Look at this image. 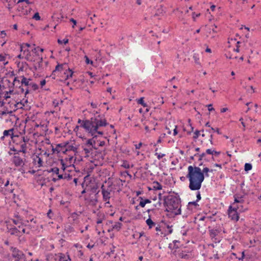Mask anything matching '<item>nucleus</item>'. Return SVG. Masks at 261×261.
I'll return each mask as SVG.
<instances>
[{"instance_id":"f257e3e1","label":"nucleus","mask_w":261,"mask_h":261,"mask_svg":"<svg viewBox=\"0 0 261 261\" xmlns=\"http://www.w3.org/2000/svg\"><path fill=\"white\" fill-rule=\"evenodd\" d=\"M109 125L103 115H97L92 117L90 120L82 122L81 126L91 136L92 139L87 140L85 145L88 148H84L86 153H89L92 149H97L95 138L104 134L105 128Z\"/></svg>"},{"instance_id":"f03ea898","label":"nucleus","mask_w":261,"mask_h":261,"mask_svg":"<svg viewBox=\"0 0 261 261\" xmlns=\"http://www.w3.org/2000/svg\"><path fill=\"white\" fill-rule=\"evenodd\" d=\"M210 172H213L207 167H204L201 171L198 167L189 166L188 168L187 177L189 180V188L192 191H198L201 187L204 176L208 177Z\"/></svg>"},{"instance_id":"7ed1b4c3","label":"nucleus","mask_w":261,"mask_h":261,"mask_svg":"<svg viewBox=\"0 0 261 261\" xmlns=\"http://www.w3.org/2000/svg\"><path fill=\"white\" fill-rule=\"evenodd\" d=\"M164 205L165 211L170 217L181 214V200L177 194H169L164 196Z\"/></svg>"},{"instance_id":"20e7f679","label":"nucleus","mask_w":261,"mask_h":261,"mask_svg":"<svg viewBox=\"0 0 261 261\" xmlns=\"http://www.w3.org/2000/svg\"><path fill=\"white\" fill-rule=\"evenodd\" d=\"M22 49L26 48L29 49L31 52V55L33 57L34 60L30 61L31 62H37V63L34 65L35 70L39 69L41 67V64L42 62V54L44 50L43 48L39 46H36L35 44L31 45L29 43H24L22 44Z\"/></svg>"},{"instance_id":"39448f33","label":"nucleus","mask_w":261,"mask_h":261,"mask_svg":"<svg viewBox=\"0 0 261 261\" xmlns=\"http://www.w3.org/2000/svg\"><path fill=\"white\" fill-rule=\"evenodd\" d=\"M13 91H9L0 95V106L5 107L9 106V108L12 109H17L21 107H19L18 102H16L13 99V95H12Z\"/></svg>"},{"instance_id":"423d86ee","label":"nucleus","mask_w":261,"mask_h":261,"mask_svg":"<svg viewBox=\"0 0 261 261\" xmlns=\"http://www.w3.org/2000/svg\"><path fill=\"white\" fill-rule=\"evenodd\" d=\"M16 140V141L15 142L17 149L13 147L11 148V150L16 152H22L23 154H25L27 152L28 145L29 144V139L24 136H17Z\"/></svg>"},{"instance_id":"0eeeda50","label":"nucleus","mask_w":261,"mask_h":261,"mask_svg":"<svg viewBox=\"0 0 261 261\" xmlns=\"http://www.w3.org/2000/svg\"><path fill=\"white\" fill-rule=\"evenodd\" d=\"M101 191L102 195V200L105 202V207H111L112 205L110 203V199L111 198V193L112 191V184L109 182L108 186L102 185L101 187Z\"/></svg>"},{"instance_id":"6e6552de","label":"nucleus","mask_w":261,"mask_h":261,"mask_svg":"<svg viewBox=\"0 0 261 261\" xmlns=\"http://www.w3.org/2000/svg\"><path fill=\"white\" fill-rule=\"evenodd\" d=\"M13 222L17 226L18 228H14L11 232V234H16L18 235L17 231L19 233H25L24 226H25L29 223L28 221L23 220L19 217H17L15 219L13 220Z\"/></svg>"},{"instance_id":"1a4fd4ad","label":"nucleus","mask_w":261,"mask_h":261,"mask_svg":"<svg viewBox=\"0 0 261 261\" xmlns=\"http://www.w3.org/2000/svg\"><path fill=\"white\" fill-rule=\"evenodd\" d=\"M11 161L16 168H19V171H20V169L23 167L25 163L24 155L21 157L19 155V153L16 152L14 153Z\"/></svg>"},{"instance_id":"9d476101","label":"nucleus","mask_w":261,"mask_h":261,"mask_svg":"<svg viewBox=\"0 0 261 261\" xmlns=\"http://www.w3.org/2000/svg\"><path fill=\"white\" fill-rule=\"evenodd\" d=\"M75 162V158L74 155H69L67 158L65 159H61L60 160L61 164L62 166V170L65 171L67 167L74 166Z\"/></svg>"},{"instance_id":"9b49d317","label":"nucleus","mask_w":261,"mask_h":261,"mask_svg":"<svg viewBox=\"0 0 261 261\" xmlns=\"http://www.w3.org/2000/svg\"><path fill=\"white\" fill-rule=\"evenodd\" d=\"M239 207L235 204H231L229 205L228 210V217L232 220L238 221L239 219V215L238 214V210Z\"/></svg>"},{"instance_id":"f8f14e48","label":"nucleus","mask_w":261,"mask_h":261,"mask_svg":"<svg viewBox=\"0 0 261 261\" xmlns=\"http://www.w3.org/2000/svg\"><path fill=\"white\" fill-rule=\"evenodd\" d=\"M47 172L48 173L52 172L54 175H56L58 176L57 179H56L55 178H53V180L54 181H56L57 179L65 178L67 177V174L66 173H63L64 171L62 170V167L60 169L58 167H54L48 169Z\"/></svg>"},{"instance_id":"ddd939ff","label":"nucleus","mask_w":261,"mask_h":261,"mask_svg":"<svg viewBox=\"0 0 261 261\" xmlns=\"http://www.w3.org/2000/svg\"><path fill=\"white\" fill-rule=\"evenodd\" d=\"M89 175H87L84 177V181L82 185V187L84 188V190L81 192L82 194L88 191L89 190L95 189L94 186L92 185H94V183H90L91 181Z\"/></svg>"},{"instance_id":"4468645a","label":"nucleus","mask_w":261,"mask_h":261,"mask_svg":"<svg viewBox=\"0 0 261 261\" xmlns=\"http://www.w3.org/2000/svg\"><path fill=\"white\" fill-rule=\"evenodd\" d=\"M32 163L35 168H40L43 166L44 162L43 156L40 154H34L32 157Z\"/></svg>"},{"instance_id":"2eb2a0df","label":"nucleus","mask_w":261,"mask_h":261,"mask_svg":"<svg viewBox=\"0 0 261 261\" xmlns=\"http://www.w3.org/2000/svg\"><path fill=\"white\" fill-rule=\"evenodd\" d=\"M57 257L59 258L58 261H69L70 260V258L69 255L65 254L62 253H59L58 254H50L47 256V260L49 261L50 258H55Z\"/></svg>"},{"instance_id":"dca6fc26","label":"nucleus","mask_w":261,"mask_h":261,"mask_svg":"<svg viewBox=\"0 0 261 261\" xmlns=\"http://www.w3.org/2000/svg\"><path fill=\"white\" fill-rule=\"evenodd\" d=\"M20 51L21 54L17 56L19 59L24 58L29 61L34 60L33 57L31 56L30 50L26 49V48L22 49V45L20 46Z\"/></svg>"},{"instance_id":"f3484780","label":"nucleus","mask_w":261,"mask_h":261,"mask_svg":"<svg viewBox=\"0 0 261 261\" xmlns=\"http://www.w3.org/2000/svg\"><path fill=\"white\" fill-rule=\"evenodd\" d=\"M53 153H63L65 154V142H62L56 145L55 147L51 145Z\"/></svg>"},{"instance_id":"a211bd4d","label":"nucleus","mask_w":261,"mask_h":261,"mask_svg":"<svg viewBox=\"0 0 261 261\" xmlns=\"http://www.w3.org/2000/svg\"><path fill=\"white\" fill-rule=\"evenodd\" d=\"M65 154L68 152L72 151L73 153L76 152L77 147L75 143L72 142H65Z\"/></svg>"},{"instance_id":"6ab92c4d","label":"nucleus","mask_w":261,"mask_h":261,"mask_svg":"<svg viewBox=\"0 0 261 261\" xmlns=\"http://www.w3.org/2000/svg\"><path fill=\"white\" fill-rule=\"evenodd\" d=\"M10 136L11 138L13 140L14 142L16 141V138L17 136L14 135L13 134V129H10L8 130H5L3 132V136L1 137L2 139H3L5 137Z\"/></svg>"},{"instance_id":"aec40b11","label":"nucleus","mask_w":261,"mask_h":261,"mask_svg":"<svg viewBox=\"0 0 261 261\" xmlns=\"http://www.w3.org/2000/svg\"><path fill=\"white\" fill-rule=\"evenodd\" d=\"M197 202L196 201L189 202L187 205L188 209L191 211L197 210L199 206Z\"/></svg>"},{"instance_id":"412c9836","label":"nucleus","mask_w":261,"mask_h":261,"mask_svg":"<svg viewBox=\"0 0 261 261\" xmlns=\"http://www.w3.org/2000/svg\"><path fill=\"white\" fill-rule=\"evenodd\" d=\"M218 232L217 230L212 229L210 230V237L212 239H214V242L216 243H219L220 242V240L216 238Z\"/></svg>"},{"instance_id":"4be33fe9","label":"nucleus","mask_w":261,"mask_h":261,"mask_svg":"<svg viewBox=\"0 0 261 261\" xmlns=\"http://www.w3.org/2000/svg\"><path fill=\"white\" fill-rule=\"evenodd\" d=\"M7 36V34L5 31H2L0 33V39L2 40L0 41L1 42V46H3L7 42V40L5 39Z\"/></svg>"},{"instance_id":"5701e85b","label":"nucleus","mask_w":261,"mask_h":261,"mask_svg":"<svg viewBox=\"0 0 261 261\" xmlns=\"http://www.w3.org/2000/svg\"><path fill=\"white\" fill-rule=\"evenodd\" d=\"M234 202L232 204H243L244 202V198L243 196H239L237 195L234 196Z\"/></svg>"},{"instance_id":"b1692460","label":"nucleus","mask_w":261,"mask_h":261,"mask_svg":"<svg viewBox=\"0 0 261 261\" xmlns=\"http://www.w3.org/2000/svg\"><path fill=\"white\" fill-rule=\"evenodd\" d=\"M179 256L183 259H188L191 257V254L189 252L186 250L182 251L179 253Z\"/></svg>"},{"instance_id":"393cba45","label":"nucleus","mask_w":261,"mask_h":261,"mask_svg":"<svg viewBox=\"0 0 261 261\" xmlns=\"http://www.w3.org/2000/svg\"><path fill=\"white\" fill-rule=\"evenodd\" d=\"M4 108H6V110L5 111H2L1 113V114L2 116L6 115L7 114H12L14 111H15L16 110L10 109L9 106H5Z\"/></svg>"},{"instance_id":"a878e982","label":"nucleus","mask_w":261,"mask_h":261,"mask_svg":"<svg viewBox=\"0 0 261 261\" xmlns=\"http://www.w3.org/2000/svg\"><path fill=\"white\" fill-rule=\"evenodd\" d=\"M162 189V186L158 181H154L152 184V186L151 188L152 190H159ZM149 190H151V188L149 189Z\"/></svg>"},{"instance_id":"bb28decb","label":"nucleus","mask_w":261,"mask_h":261,"mask_svg":"<svg viewBox=\"0 0 261 261\" xmlns=\"http://www.w3.org/2000/svg\"><path fill=\"white\" fill-rule=\"evenodd\" d=\"M20 78L21 79V85H24V86H27L29 85V82L31 81V80L30 79H27L23 76H21Z\"/></svg>"},{"instance_id":"cd10ccee","label":"nucleus","mask_w":261,"mask_h":261,"mask_svg":"<svg viewBox=\"0 0 261 261\" xmlns=\"http://www.w3.org/2000/svg\"><path fill=\"white\" fill-rule=\"evenodd\" d=\"M122 224L121 223L117 222H116L112 226V228L114 230H116L119 231L121 229V228L122 227Z\"/></svg>"},{"instance_id":"c85d7f7f","label":"nucleus","mask_w":261,"mask_h":261,"mask_svg":"<svg viewBox=\"0 0 261 261\" xmlns=\"http://www.w3.org/2000/svg\"><path fill=\"white\" fill-rule=\"evenodd\" d=\"M0 62H2L5 65H7L8 63L6 61V55L0 54Z\"/></svg>"},{"instance_id":"c756f323","label":"nucleus","mask_w":261,"mask_h":261,"mask_svg":"<svg viewBox=\"0 0 261 261\" xmlns=\"http://www.w3.org/2000/svg\"><path fill=\"white\" fill-rule=\"evenodd\" d=\"M73 73V72L72 70L69 68L68 70H66L64 72V74L66 75V79H69V77H72Z\"/></svg>"},{"instance_id":"7c9ffc66","label":"nucleus","mask_w":261,"mask_h":261,"mask_svg":"<svg viewBox=\"0 0 261 261\" xmlns=\"http://www.w3.org/2000/svg\"><path fill=\"white\" fill-rule=\"evenodd\" d=\"M137 101L138 104L141 105L143 107H146L147 106L146 103H145L144 101V97H141L139 99H137Z\"/></svg>"},{"instance_id":"2f4dec72","label":"nucleus","mask_w":261,"mask_h":261,"mask_svg":"<svg viewBox=\"0 0 261 261\" xmlns=\"http://www.w3.org/2000/svg\"><path fill=\"white\" fill-rule=\"evenodd\" d=\"M214 150H213L212 149H207L206 150L205 153H203L200 155L201 158H203L205 156V153L208 154H214Z\"/></svg>"},{"instance_id":"473e14b6","label":"nucleus","mask_w":261,"mask_h":261,"mask_svg":"<svg viewBox=\"0 0 261 261\" xmlns=\"http://www.w3.org/2000/svg\"><path fill=\"white\" fill-rule=\"evenodd\" d=\"M142 238L146 241L149 240L148 237L145 235V233L143 231L139 232V239Z\"/></svg>"},{"instance_id":"72a5a7b5","label":"nucleus","mask_w":261,"mask_h":261,"mask_svg":"<svg viewBox=\"0 0 261 261\" xmlns=\"http://www.w3.org/2000/svg\"><path fill=\"white\" fill-rule=\"evenodd\" d=\"M62 103V101H59V100H54L53 102V105L54 106V107L56 108V110H58V109H60L58 107H59V105L60 103Z\"/></svg>"},{"instance_id":"f704fd0d","label":"nucleus","mask_w":261,"mask_h":261,"mask_svg":"<svg viewBox=\"0 0 261 261\" xmlns=\"http://www.w3.org/2000/svg\"><path fill=\"white\" fill-rule=\"evenodd\" d=\"M146 223L148 226L149 228H152L154 225V223L152 221V220L150 218H148L146 220Z\"/></svg>"},{"instance_id":"c9c22d12","label":"nucleus","mask_w":261,"mask_h":261,"mask_svg":"<svg viewBox=\"0 0 261 261\" xmlns=\"http://www.w3.org/2000/svg\"><path fill=\"white\" fill-rule=\"evenodd\" d=\"M121 167H123L125 169H129L130 168V165L128 162L124 160L123 161V163L121 165Z\"/></svg>"},{"instance_id":"e433bc0d","label":"nucleus","mask_w":261,"mask_h":261,"mask_svg":"<svg viewBox=\"0 0 261 261\" xmlns=\"http://www.w3.org/2000/svg\"><path fill=\"white\" fill-rule=\"evenodd\" d=\"M252 168V165L250 163H245L244 166V170L245 171L248 172L251 170Z\"/></svg>"},{"instance_id":"4c0bfd02","label":"nucleus","mask_w":261,"mask_h":261,"mask_svg":"<svg viewBox=\"0 0 261 261\" xmlns=\"http://www.w3.org/2000/svg\"><path fill=\"white\" fill-rule=\"evenodd\" d=\"M166 231V234L167 235H168V234H170L171 233H172L173 232V229L172 228V226H170V225H167V228H166V230H165Z\"/></svg>"},{"instance_id":"58836bf2","label":"nucleus","mask_w":261,"mask_h":261,"mask_svg":"<svg viewBox=\"0 0 261 261\" xmlns=\"http://www.w3.org/2000/svg\"><path fill=\"white\" fill-rule=\"evenodd\" d=\"M63 65L62 64H58L55 68V69L53 71V72H56V71H62L63 69Z\"/></svg>"},{"instance_id":"ea45409f","label":"nucleus","mask_w":261,"mask_h":261,"mask_svg":"<svg viewBox=\"0 0 261 261\" xmlns=\"http://www.w3.org/2000/svg\"><path fill=\"white\" fill-rule=\"evenodd\" d=\"M83 120H81V119H79L78 120V123H80L81 124H82V122L83 121ZM82 127L81 126V125L80 126H76L74 128V131L76 133V135H79V133H78V131H79V129L80 128V127Z\"/></svg>"},{"instance_id":"a19ab883","label":"nucleus","mask_w":261,"mask_h":261,"mask_svg":"<svg viewBox=\"0 0 261 261\" xmlns=\"http://www.w3.org/2000/svg\"><path fill=\"white\" fill-rule=\"evenodd\" d=\"M84 58L85 59V62L87 64H93V62L92 60H90L87 56H85Z\"/></svg>"},{"instance_id":"79ce46f5","label":"nucleus","mask_w":261,"mask_h":261,"mask_svg":"<svg viewBox=\"0 0 261 261\" xmlns=\"http://www.w3.org/2000/svg\"><path fill=\"white\" fill-rule=\"evenodd\" d=\"M68 41H69V40L68 39H64L63 40H60V39L58 40V43L61 44H66L68 43Z\"/></svg>"},{"instance_id":"37998d69","label":"nucleus","mask_w":261,"mask_h":261,"mask_svg":"<svg viewBox=\"0 0 261 261\" xmlns=\"http://www.w3.org/2000/svg\"><path fill=\"white\" fill-rule=\"evenodd\" d=\"M105 141H96V144L97 145V149L99 146H103L105 145Z\"/></svg>"},{"instance_id":"c03bdc74","label":"nucleus","mask_w":261,"mask_h":261,"mask_svg":"<svg viewBox=\"0 0 261 261\" xmlns=\"http://www.w3.org/2000/svg\"><path fill=\"white\" fill-rule=\"evenodd\" d=\"M155 155L157 157L159 160L161 159L163 157L165 156V154L162 153L155 152Z\"/></svg>"},{"instance_id":"a18cd8bd","label":"nucleus","mask_w":261,"mask_h":261,"mask_svg":"<svg viewBox=\"0 0 261 261\" xmlns=\"http://www.w3.org/2000/svg\"><path fill=\"white\" fill-rule=\"evenodd\" d=\"M140 198L141 199V200L140 201V202L139 203V206H140L142 207H144L145 206L146 204L144 203V201L142 198L140 197Z\"/></svg>"},{"instance_id":"49530a36","label":"nucleus","mask_w":261,"mask_h":261,"mask_svg":"<svg viewBox=\"0 0 261 261\" xmlns=\"http://www.w3.org/2000/svg\"><path fill=\"white\" fill-rule=\"evenodd\" d=\"M33 18L37 20H39L40 19V17L38 13H36L33 16Z\"/></svg>"},{"instance_id":"de8ad7c7","label":"nucleus","mask_w":261,"mask_h":261,"mask_svg":"<svg viewBox=\"0 0 261 261\" xmlns=\"http://www.w3.org/2000/svg\"><path fill=\"white\" fill-rule=\"evenodd\" d=\"M70 21L72 22V24H73L72 26V28H74L75 25H76V21L72 18L70 19Z\"/></svg>"},{"instance_id":"09e8293b","label":"nucleus","mask_w":261,"mask_h":261,"mask_svg":"<svg viewBox=\"0 0 261 261\" xmlns=\"http://www.w3.org/2000/svg\"><path fill=\"white\" fill-rule=\"evenodd\" d=\"M200 135V132L198 131V130H196L195 132H194V135L193 136V138L194 139H197L198 138V137Z\"/></svg>"},{"instance_id":"8fccbe9b","label":"nucleus","mask_w":261,"mask_h":261,"mask_svg":"<svg viewBox=\"0 0 261 261\" xmlns=\"http://www.w3.org/2000/svg\"><path fill=\"white\" fill-rule=\"evenodd\" d=\"M211 130L216 132L218 134H219V135L221 134V132H220V129L218 128H215L211 127Z\"/></svg>"},{"instance_id":"3c124183","label":"nucleus","mask_w":261,"mask_h":261,"mask_svg":"<svg viewBox=\"0 0 261 261\" xmlns=\"http://www.w3.org/2000/svg\"><path fill=\"white\" fill-rule=\"evenodd\" d=\"M196 198H197V199H196V201H197V202L199 201L201 198L200 193L199 191H198L196 193Z\"/></svg>"},{"instance_id":"603ef678","label":"nucleus","mask_w":261,"mask_h":261,"mask_svg":"<svg viewBox=\"0 0 261 261\" xmlns=\"http://www.w3.org/2000/svg\"><path fill=\"white\" fill-rule=\"evenodd\" d=\"M115 213V211L113 209H111L110 211L108 212V214H109L111 216H113Z\"/></svg>"},{"instance_id":"864d4df0","label":"nucleus","mask_w":261,"mask_h":261,"mask_svg":"<svg viewBox=\"0 0 261 261\" xmlns=\"http://www.w3.org/2000/svg\"><path fill=\"white\" fill-rule=\"evenodd\" d=\"M142 146V143L141 142H140L139 144L135 145V148L136 149H139Z\"/></svg>"},{"instance_id":"5fc2aeb1","label":"nucleus","mask_w":261,"mask_h":261,"mask_svg":"<svg viewBox=\"0 0 261 261\" xmlns=\"http://www.w3.org/2000/svg\"><path fill=\"white\" fill-rule=\"evenodd\" d=\"M98 105V103H97V102H92L91 103V106L93 108H96L97 107Z\"/></svg>"},{"instance_id":"6e6d98bb","label":"nucleus","mask_w":261,"mask_h":261,"mask_svg":"<svg viewBox=\"0 0 261 261\" xmlns=\"http://www.w3.org/2000/svg\"><path fill=\"white\" fill-rule=\"evenodd\" d=\"M103 220V216L102 218H98L96 221V223L97 224H101V223H102Z\"/></svg>"},{"instance_id":"4d7b16f0","label":"nucleus","mask_w":261,"mask_h":261,"mask_svg":"<svg viewBox=\"0 0 261 261\" xmlns=\"http://www.w3.org/2000/svg\"><path fill=\"white\" fill-rule=\"evenodd\" d=\"M178 134V131H177V126L175 125V128L174 129H173V136H176V135H177Z\"/></svg>"},{"instance_id":"13d9d810","label":"nucleus","mask_w":261,"mask_h":261,"mask_svg":"<svg viewBox=\"0 0 261 261\" xmlns=\"http://www.w3.org/2000/svg\"><path fill=\"white\" fill-rule=\"evenodd\" d=\"M207 108H208V110L209 111H212L214 110V109L213 108V106L211 104L208 105L207 106Z\"/></svg>"},{"instance_id":"bf43d9fd","label":"nucleus","mask_w":261,"mask_h":261,"mask_svg":"<svg viewBox=\"0 0 261 261\" xmlns=\"http://www.w3.org/2000/svg\"><path fill=\"white\" fill-rule=\"evenodd\" d=\"M3 185H4V187H8L10 185L9 179H7L5 183L4 182Z\"/></svg>"},{"instance_id":"052dcab7","label":"nucleus","mask_w":261,"mask_h":261,"mask_svg":"<svg viewBox=\"0 0 261 261\" xmlns=\"http://www.w3.org/2000/svg\"><path fill=\"white\" fill-rule=\"evenodd\" d=\"M199 15H200V14H199H199H196V13H193L192 14V17H193V18L194 19H195L196 17H199Z\"/></svg>"},{"instance_id":"680f3d73","label":"nucleus","mask_w":261,"mask_h":261,"mask_svg":"<svg viewBox=\"0 0 261 261\" xmlns=\"http://www.w3.org/2000/svg\"><path fill=\"white\" fill-rule=\"evenodd\" d=\"M242 204H238V203H236V205H237L239 207V209H238V211L239 210L240 212L242 211L243 206H242Z\"/></svg>"},{"instance_id":"e2e57ef3","label":"nucleus","mask_w":261,"mask_h":261,"mask_svg":"<svg viewBox=\"0 0 261 261\" xmlns=\"http://www.w3.org/2000/svg\"><path fill=\"white\" fill-rule=\"evenodd\" d=\"M46 84L45 80H43L40 82V85L41 87H43Z\"/></svg>"},{"instance_id":"0e129e2a","label":"nucleus","mask_w":261,"mask_h":261,"mask_svg":"<svg viewBox=\"0 0 261 261\" xmlns=\"http://www.w3.org/2000/svg\"><path fill=\"white\" fill-rule=\"evenodd\" d=\"M213 136L212 135H211L209 141H210L211 145H214L213 141Z\"/></svg>"},{"instance_id":"69168bd1","label":"nucleus","mask_w":261,"mask_h":261,"mask_svg":"<svg viewBox=\"0 0 261 261\" xmlns=\"http://www.w3.org/2000/svg\"><path fill=\"white\" fill-rule=\"evenodd\" d=\"M17 83H19V80L17 79V77H15L13 81V84L15 85Z\"/></svg>"},{"instance_id":"338daca9","label":"nucleus","mask_w":261,"mask_h":261,"mask_svg":"<svg viewBox=\"0 0 261 261\" xmlns=\"http://www.w3.org/2000/svg\"><path fill=\"white\" fill-rule=\"evenodd\" d=\"M227 110H228V109L227 108H223L221 109L220 111H221V113H224V112H226Z\"/></svg>"},{"instance_id":"774afa93","label":"nucleus","mask_w":261,"mask_h":261,"mask_svg":"<svg viewBox=\"0 0 261 261\" xmlns=\"http://www.w3.org/2000/svg\"><path fill=\"white\" fill-rule=\"evenodd\" d=\"M144 201V203L145 204H147V203H150L151 202V200L148 199H143Z\"/></svg>"}]
</instances>
